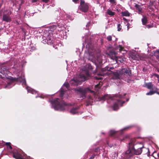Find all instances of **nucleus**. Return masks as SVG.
<instances>
[{"mask_svg":"<svg viewBox=\"0 0 159 159\" xmlns=\"http://www.w3.org/2000/svg\"><path fill=\"white\" fill-rule=\"evenodd\" d=\"M7 64H2L0 65V78L5 79L8 80V79H10V82H9L5 88H10L15 85L14 82L16 80V79H13L11 77L7 78V75L9 74L8 70L10 67L7 66Z\"/></svg>","mask_w":159,"mask_h":159,"instance_id":"1","label":"nucleus"},{"mask_svg":"<svg viewBox=\"0 0 159 159\" xmlns=\"http://www.w3.org/2000/svg\"><path fill=\"white\" fill-rule=\"evenodd\" d=\"M124 95L122 96L121 94H117L114 97H111L110 95L107 94L103 96L102 99V100L106 99L109 100H115L113 106L112 107L113 110L116 111L119 109V106H121L122 104L125 102L124 101H121L120 99L123 98Z\"/></svg>","mask_w":159,"mask_h":159,"instance_id":"2","label":"nucleus"},{"mask_svg":"<svg viewBox=\"0 0 159 159\" xmlns=\"http://www.w3.org/2000/svg\"><path fill=\"white\" fill-rule=\"evenodd\" d=\"M59 100L58 98H56L50 101L52 104V107L55 110L63 111L67 107V105L63 101L59 102Z\"/></svg>","mask_w":159,"mask_h":159,"instance_id":"3","label":"nucleus"},{"mask_svg":"<svg viewBox=\"0 0 159 159\" xmlns=\"http://www.w3.org/2000/svg\"><path fill=\"white\" fill-rule=\"evenodd\" d=\"M86 77L84 75L80 74L79 75H77V77L74 78L71 80L70 83L72 85H77L80 84L81 81H84L87 79V78L90 77L89 74L87 72L86 73Z\"/></svg>","mask_w":159,"mask_h":159,"instance_id":"4","label":"nucleus"},{"mask_svg":"<svg viewBox=\"0 0 159 159\" xmlns=\"http://www.w3.org/2000/svg\"><path fill=\"white\" fill-rule=\"evenodd\" d=\"M131 74V70L128 68H124L118 71L113 72V79H117L122 76L127 75L130 76Z\"/></svg>","mask_w":159,"mask_h":159,"instance_id":"5","label":"nucleus"},{"mask_svg":"<svg viewBox=\"0 0 159 159\" xmlns=\"http://www.w3.org/2000/svg\"><path fill=\"white\" fill-rule=\"evenodd\" d=\"M133 145L132 143L131 142L129 143L128 150L126 151L124 155V157L127 159H129L133 154L136 155L139 154V152L138 151H136L134 147L132 149H131V148L132 147Z\"/></svg>","mask_w":159,"mask_h":159,"instance_id":"6","label":"nucleus"},{"mask_svg":"<svg viewBox=\"0 0 159 159\" xmlns=\"http://www.w3.org/2000/svg\"><path fill=\"white\" fill-rule=\"evenodd\" d=\"M76 90L79 92L81 95V97L83 98L85 97V94L88 93H91L93 94H94V91L91 90L88 88H77Z\"/></svg>","mask_w":159,"mask_h":159,"instance_id":"7","label":"nucleus"},{"mask_svg":"<svg viewBox=\"0 0 159 159\" xmlns=\"http://www.w3.org/2000/svg\"><path fill=\"white\" fill-rule=\"evenodd\" d=\"M115 50L116 51V52H112L111 55L113 56H111V55L110 56L111 59L115 60L116 62H117V58L116 56V55L117 54V52H119L121 53L122 51L125 52V51L124 50V48L120 45L115 46Z\"/></svg>","mask_w":159,"mask_h":159,"instance_id":"8","label":"nucleus"},{"mask_svg":"<svg viewBox=\"0 0 159 159\" xmlns=\"http://www.w3.org/2000/svg\"><path fill=\"white\" fill-rule=\"evenodd\" d=\"M2 12L3 13V20L7 22H10L11 20L9 15L11 13V11L10 10H7L6 11L4 10V11L2 10Z\"/></svg>","mask_w":159,"mask_h":159,"instance_id":"9","label":"nucleus"},{"mask_svg":"<svg viewBox=\"0 0 159 159\" xmlns=\"http://www.w3.org/2000/svg\"><path fill=\"white\" fill-rule=\"evenodd\" d=\"M149 152V149L144 147L143 143H140V154L143 153V155H148Z\"/></svg>","mask_w":159,"mask_h":159,"instance_id":"10","label":"nucleus"},{"mask_svg":"<svg viewBox=\"0 0 159 159\" xmlns=\"http://www.w3.org/2000/svg\"><path fill=\"white\" fill-rule=\"evenodd\" d=\"M80 10L82 12H86L88 11L89 8V5L88 3L84 4L79 7Z\"/></svg>","mask_w":159,"mask_h":159,"instance_id":"11","label":"nucleus"},{"mask_svg":"<svg viewBox=\"0 0 159 159\" xmlns=\"http://www.w3.org/2000/svg\"><path fill=\"white\" fill-rule=\"evenodd\" d=\"M103 73L100 74H98V77L97 76H95L94 77V78L96 80H101L102 79V78L100 77V76H102L104 75H106V74L107 73V72H106V70H103Z\"/></svg>","mask_w":159,"mask_h":159,"instance_id":"12","label":"nucleus"},{"mask_svg":"<svg viewBox=\"0 0 159 159\" xmlns=\"http://www.w3.org/2000/svg\"><path fill=\"white\" fill-rule=\"evenodd\" d=\"M141 21L143 25H146L148 22V18L146 16H143L142 19Z\"/></svg>","mask_w":159,"mask_h":159,"instance_id":"13","label":"nucleus"},{"mask_svg":"<svg viewBox=\"0 0 159 159\" xmlns=\"http://www.w3.org/2000/svg\"><path fill=\"white\" fill-rule=\"evenodd\" d=\"M79 108L78 107L72 108L70 111V113L72 114L78 113Z\"/></svg>","mask_w":159,"mask_h":159,"instance_id":"14","label":"nucleus"},{"mask_svg":"<svg viewBox=\"0 0 159 159\" xmlns=\"http://www.w3.org/2000/svg\"><path fill=\"white\" fill-rule=\"evenodd\" d=\"M17 80L22 82V85L26 84V81L24 75H23L22 77H20L19 78H18Z\"/></svg>","mask_w":159,"mask_h":159,"instance_id":"15","label":"nucleus"},{"mask_svg":"<svg viewBox=\"0 0 159 159\" xmlns=\"http://www.w3.org/2000/svg\"><path fill=\"white\" fill-rule=\"evenodd\" d=\"M52 30H54L55 29L56 30H57L58 31H60L61 30V26H60V25H53L52 26V28H51Z\"/></svg>","mask_w":159,"mask_h":159,"instance_id":"16","label":"nucleus"},{"mask_svg":"<svg viewBox=\"0 0 159 159\" xmlns=\"http://www.w3.org/2000/svg\"><path fill=\"white\" fill-rule=\"evenodd\" d=\"M26 89L28 92L30 93H31L34 94L38 93L35 90H34L32 88L29 87H27Z\"/></svg>","mask_w":159,"mask_h":159,"instance_id":"17","label":"nucleus"},{"mask_svg":"<svg viewBox=\"0 0 159 159\" xmlns=\"http://www.w3.org/2000/svg\"><path fill=\"white\" fill-rule=\"evenodd\" d=\"M93 100H94L92 98L91 96H89V97L88 100L87 101V104H86V105L88 106L90 105H92V103Z\"/></svg>","mask_w":159,"mask_h":159,"instance_id":"18","label":"nucleus"},{"mask_svg":"<svg viewBox=\"0 0 159 159\" xmlns=\"http://www.w3.org/2000/svg\"><path fill=\"white\" fill-rule=\"evenodd\" d=\"M53 37L48 36L47 38V43L48 44H51L52 43Z\"/></svg>","mask_w":159,"mask_h":159,"instance_id":"19","label":"nucleus"},{"mask_svg":"<svg viewBox=\"0 0 159 159\" xmlns=\"http://www.w3.org/2000/svg\"><path fill=\"white\" fill-rule=\"evenodd\" d=\"M122 15L123 16H129L130 13L127 11H124L121 12Z\"/></svg>","mask_w":159,"mask_h":159,"instance_id":"20","label":"nucleus"},{"mask_svg":"<svg viewBox=\"0 0 159 159\" xmlns=\"http://www.w3.org/2000/svg\"><path fill=\"white\" fill-rule=\"evenodd\" d=\"M107 13L108 15L111 16L114 15L115 13V12L112 11L110 9L107 10Z\"/></svg>","mask_w":159,"mask_h":159,"instance_id":"21","label":"nucleus"},{"mask_svg":"<svg viewBox=\"0 0 159 159\" xmlns=\"http://www.w3.org/2000/svg\"><path fill=\"white\" fill-rule=\"evenodd\" d=\"M153 86V85L150 83H148L146 84V86L148 89L150 90H151L152 89Z\"/></svg>","mask_w":159,"mask_h":159,"instance_id":"22","label":"nucleus"},{"mask_svg":"<svg viewBox=\"0 0 159 159\" xmlns=\"http://www.w3.org/2000/svg\"><path fill=\"white\" fill-rule=\"evenodd\" d=\"M10 143H6V145H7V148L8 149L11 150L12 149V147L10 145Z\"/></svg>","mask_w":159,"mask_h":159,"instance_id":"23","label":"nucleus"},{"mask_svg":"<svg viewBox=\"0 0 159 159\" xmlns=\"http://www.w3.org/2000/svg\"><path fill=\"white\" fill-rule=\"evenodd\" d=\"M151 90L154 93H155L157 92V91L158 90V89L155 86H153Z\"/></svg>","mask_w":159,"mask_h":159,"instance_id":"24","label":"nucleus"},{"mask_svg":"<svg viewBox=\"0 0 159 159\" xmlns=\"http://www.w3.org/2000/svg\"><path fill=\"white\" fill-rule=\"evenodd\" d=\"M60 96L62 97L64 93V90L62 88H61L60 90Z\"/></svg>","mask_w":159,"mask_h":159,"instance_id":"25","label":"nucleus"},{"mask_svg":"<svg viewBox=\"0 0 159 159\" xmlns=\"http://www.w3.org/2000/svg\"><path fill=\"white\" fill-rule=\"evenodd\" d=\"M63 86H65L67 89H68L69 86V84L68 83L66 82L63 84Z\"/></svg>","mask_w":159,"mask_h":159,"instance_id":"26","label":"nucleus"},{"mask_svg":"<svg viewBox=\"0 0 159 159\" xmlns=\"http://www.w3.org/2000/svg\"><path fill=\"white\" fill-rule=\"evenodd\" d=\"M154 93L152 90H150L149 92L146 93V95H151L154 94Z\"/></svg>","mask_w":159,"mask_h":159,"instance_id":"27","label":"nucleus"},{"mask_svg":"<svg viewBox=\"0 0 159 159\" xmlns=\"http://www.w3.org/2000/svg\"><path fill=\"white\" fill-rule=\"evenodd\" d=\"M141 2L140 3L141 6H143L145 4L146 0H141Z\"/></svg>","mask_w":159,"mask_h":159,"instance_id":"28","label":"nucleus"},{"mask_svg":"<svg viewBox=\"0 0 159 159\" xmlns=\"http://www.w3.org/2000/svg\"><path fill=\"white\" fill-rule=\"evenodd\" d=\"M126 25L127 26V30H128L129 28H131L132 27V25L128 23Z\"/></svg>","mask_w":159,"mask_h":159,"instance_id":"29","label":"nucleus"},{"mask_svg":"<svg viewBox=\"0 0 159 159\" xmlns=\"http://www.w3.org/2000/svg\"><path fill=\"white\" fill-rule=\"evenodd\" d=\"M116 131L114 130H111L110 131V134L111 135H112L115 134L116 133Z\"/></svg>","mask_w":159,"mask_h":159,"instance_id":"30","label":"nucleus"},{"mask_svg":"<svg viewBox=\"0 0 159 159\" xmlns=\"http://www.w3.org/2000/svg\"><path fill=\"white\" fill-rule=\"evenodd\" d=\"M146 25V27L148 28H152V27H153V25L152 24H150L149 25Z\"/></svg>","mask_w":159,"mask_h":159,"instance_id":"31","label":"nucleus"},{"mask_svg":"<svg viewBox=\"0 0 159 159\" xmlns=\"http://www.w3.org/2000/svg\"><path fill=\"white\" fill-rule=\"evenodd\" d=\"M121 29V26L120 24H118L117 25V30L118 31H120Z\"/></svg>","mask_w":159,"mask_h":159,"instance_id":"32","label":"nucleus"},{"mask_svg":"<svg viewBox=\"0 0 159 159\" xmlns=\"http://www.w3.org/2000/svg\"><path fill=\"white\" fill-rule=\"evenodd\" d=\"M107 39L108 41H111L112 40V37L111 35H109L107 37Z\"/></svg>","mask_w":159,"mask_h":159,"instance_id":"33","label":"nucleus"},{"mask_svg":"<svg viewBox=\"0 0 159 159\" xmlns=\"http://www.w3.org/2000/svg\"><path fill=\"white\" fill-rule=\"evenodd\" d=\"M135 7L137 9L138 13H139V5L137 4H135Z\"/></svg>","mask_w":159,"mask_h":159,"instance_id":"34","label":"nucleus"},{"mask_svg":"<svg viewBox=\"0 0 159 159\" xmlns=\"http://www.w3.org/2000/svg\"><path fill=\"white\" fill-rule=\"evenodd\" d=\"M87 3H85L84 0H80V6H82L84 4Z\"/></svg>","mask_w":159,"mask_h":159,"instance_id":"35","label":"nucleus"},{"mask_svg":"<svg viewBox=\"0 0 159 159\" xmlns=\"http://www.w3.org/2000/svg\"><path fill=\"white\" fill-rule=\"evenodd\" d=\"M154 2L153 1H150L149 3L148 6H153Z\"/></svg>","mask_w":159,"mask_h":159,"instance_id":"36","label":"nucleus"},{"mask_svg":"<svg viewBox=\"0 0 159 159\" xmlns=\"http://www.w3.org/2000/svg\"><path fill=\"white\" fill-rule=\"evenodd\" d=\"M153 6H148V7L149 9L152 11L154 9Z\"/></svg>","mask_w":159,"mask_h":159,"instance_id":"37","label":"nucleus"},{"mask_svg":"<svg viewBox=\"0 0 159 159\" xmlns=\"http://www.w3.org/2000/svg\"><path fill=\"white\" fill-rule=\"evenodd\" d=\"M109 1L111 3L114 4L116 3L115 0H109Z\"/></svg>","mask_w":159,"mask_h":159,"instance_id":"38","label":"nucleus"},{"mask_svg":"<svg viewBox=\"0 0 159 159\" xmlns=\"http://www.w3.org/2000/svg\"><path fill=\"white\" fill-rule=\"evenodd\" d=\"M5 143L1 141H0V146H2Z\"/></svg>","mask_w":159,"mask_h":159,"instance_id":"39","label":"nucleus"},{"mask_svg":"<svg viewBox=\"0 0 159 159\" xmlns=\"http://www.w3.org/2000/svg\"><path fill=\"white\" fill-rule=\"evenodd\" d=\"M90 25V23H88L86 25V26L87 28V29H89V27Z\"/></svg>","mask_w":159,"mask_h":159,"instance_id":"40","label":"nucleus"},{"mask_svg":"<svg viewBox=\"0 0 159 159\" xmlns=\"http://www.w3.org/2000/svg\"><path fill=\"white\" fill-rule=\"evenodd\" d=\"M156 77L159 79V75L157 74H155L154 75Z\"/></svg>","mask_w":159,"mask_h":159,"instance_id":"41","label":"nucleus"},{"mask_svg":"<svg viewBox=\"0 0 159 159\" xmlns=\"http://www.w3.org/2000/svg\"><path fill=\"white\" fill-rule=\"evenodd\" d=\"M43 2H47L49 0H41Z\"/></svg>","mask_w":159,"mask_h":159,"instance_id":"42","label":"nucleus"},{"mask_svg":"<svg viewBox=\"0 0 159 159\" xmlns=\"http://www.w3.org/2000/svg\"><path fill=\"white\" fill-rule=\"evenodd\" d=\"M38 0H32V2H37Z\"/></svg>","mask_w":159,"mask_h":159,"instance_id":"43","label":"nucleus"},{"mask_svg":"<svg viewBox=\"0 0 159 159\" xmlns=\"http://www.w3.org/2000/svg\"><path fill=\"white\" fill-rule=\"evenodd\" d=\"M126 81L128 83H130V81H131V80L129 79H127Z\"/></svg>","mask_w":159,"mask_h":159,"instance_id":"44","label":"nucleus"},{"mask_svg":"<svg viewBox=\"0 0 159 159\" xmlns=\"http://www.w3.org/2000/svg\"><path fill=\"white\" fill-rule=\"evenodd\" d=\"M95 156V155H93L90 158V159H93L94 158Z\"/></svg>","mask_w":159,"mask_h":159,"instance_id":"45","label":"nucleus"},{"mask_svg":"<svg viewBox=\"0 0 159 159\" xmlns=\"http://www.w3.org/2000/svg\"><path fill=\"white\" fill-rule=\"evenodd\" d=\"M155 52L157 53H159V50H157L155 51Z\"/></svg>","mask_w":159,"mask_h":159,"instance_id":"46","label":"nucleus"},{"mask_svg":"<svg viewBox=\"0 0 159 159\" xmlns=\"http://www.w3.org/2000/svg\"><path fill=\"white\" fill-rule=\"evenodd\" d=\"M123 19L124 20H125L127 22H128V20H127V19H126L124 17L123 18Z\"/></svg>","mask_w":159,"mask_h":159,"instance_id":"47","label":"nucleus"},{"mask_svg":"<svg viewBox=\"0 0 159 159\" xmlns=\"http://www.w3.org/2000/svg\"><path fill=\"white\" fill-rule=\"evenodd\" d=\"M155 93H156L157 94L159 95V91H158V90L157 91V92Z\"/></svg>","mask_w":159,"mask_h":159,"instance_id":"48","label":"nucleus"},{"mask_svg":"<svg viewBox=\"0 0 159 159\" xmlns=\"http://www.w3.org/2000/svg\"><path fill=\"white\" fill-rule=\"evenodd\" d=\"M78 0H73V1L74 2H77V1H78Z\"/></svg>","mask_w":159,"mask_h":159,"instance_id":"49","label":"nucleus"},{"mask_svg":"<svg viewBox=\"0 0 159 159\" xmlns=\"http://www.w3.org/2000/svg\"><path fill=\"white\" fill-rule=\"evenodd\" d=\"M146 8V7H145V6H143V7L142 8L144 9H145Z\"/></svg>","mask_w":159,"mask_h":159,"instance_id":"50","label":"nucleus"},{"mask_svg":"<svg viewBox=\"0 0 159 159\" xmlns=\"http://www.w3.org/2000/svg\"><path fill=\"white\" fill-rule=\"evenodd\" d=\"M141 10H141V9H140V10H139L140 12H142Z\"/></svg>","mask_w":159,"mask_h":159,"instance_id":"51","label":"nucleus"},{"mask_svg":"<svg viewBox=\"0 0 159 159\" xmlns=\"http://www.w3.org/2000/svg\"><path fill=\"white\" fill-rule=\"evenodd\" d=\"M95 87H96V86L98 87V86H99V85H98L97 84V85H95Z\"/></svg>","mask_w":159,"mask_h":159,"instance_id":"52","label":"nucleus"},{"mask_svg":"<svg viewBox=\"0 0 159 159\" xmlns=\"http://www.w3.org/2000/svg\"><path fill=\"white\" fill-rule=\"evenodd\" d=\"M129 128V127H126V128H125L124 129H127V128Z\"/></svg>","mask_w":159,"mask_h":159,"instance_id":"53","label":"nucleus"},{"mask_svg":"<svg viewBox=\"0 0 159 159\" xmlns=\"http://www.w3.org/2000/svg\"><path fill=\"white\" fill-rule=\"evenodd\" d=\"M157 59L158 60V61H159V57H158L157 58Z\"/></svg>","mask_w":159,"mask_h":159,"instance_id":"54","label":"nucleus"},{"mask_svg":"<svg viewBox=\"0 0 159 159\" xmlns=\"http://www.w3.org/2000/svg\"><path fill=\"white\" fill-rule=\"evenodd\" d=\"M157 71H158V72L159 73V69L157 70Z\"/></svg>","mask_w":159,"mask_h":159,"instance_id":"55","label":"nucleus"},{"mask_svg":"<svg viewBox=\"0 0 159 159\" xmlns=\"http://www.w3.org/2000/svg\"><path fill=\"white\" fill-rule=\"evenodd\" d=\"M128 100H129V99H127V101H128Z\"/></svg>","mask_w":159,"mask_h":159,"instance_id":"56","label":"nucleus"},{"mask_svg":"<svg viewBox=\"0 0 159 159\" xmlns=\"http://www.w3.org/2000/svg\"><path fill=\"white\" fill-rule=\"evenodd\" d=\"M1 4H0V7H1Z\"/></svg>","mask_w":159,"mask_h":159,"instance_id":"57","label":"nucleus"},{"mask_svg":"<svg viewBox=\"0 0 159 159\" xmlns=\"http://www.w3.org/2000/svg\"><path fill=\"white\" fill-rule=\"evenodd\" d=\"M38 97L37 96H36V98H37Z\"/></svg>","mask_w":159,"mask_h":159,"instance_id":"58","label":"nucleus"},{"mask_svg":"<svg viewBox=\"0 0 159 159\" xmlns=\"http://www.w3.org/2000/svg\"><path fill=\"white\" fill-rule=\"evenodd\" d=\"M57 48V47H56L55 48Z\"/></svg>","mask_w":159,"mask_h":159,"instance_id":"59","label":"nucleus"},{"mask_svg":"<svg viewBox=\"0 0 159 159\" xmlns=\"http://www.w3.org/2000/svg\"><path fill=\"white\" fill-rule=\"evenodd\" d=\"M40 98H42L41 96H39Z\"/></svg>","mask_w":159,"mask_h":159,"instance_id":"60","label":"nucleus"},{"mask_svg":"<svg viewBox=\"0 0 159 159\" xmlns=\"http://www.w3.org/2000/svg\"><path fill=\"white\" fill-rule=\"evenodd\" d=\"M158 1H159V0H158Z\"/></svg>","mask_w":159,"mask_h":159,"instance_id":"61","label":"nucleus"}]
</instances>
